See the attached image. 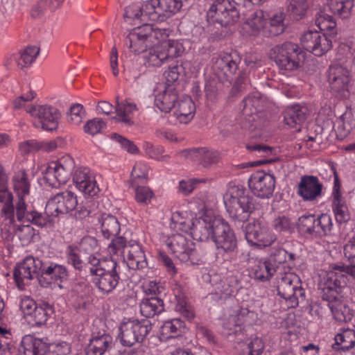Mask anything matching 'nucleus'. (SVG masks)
Segmentation results:
<instances>
[{"label": "nucleus", "instance_id": "nucleus-1", "mask_svg": "<svg viewBox=\"0 0 355 355\" xmlns=\"http://www.w3.org/2000/svg\"><path fill=\"white\" fill-rule=\"evenodd\" d=\"M89 275L96 287L105 293L116 288L121 280V266L112 258L92 259Z\"/></svg>", "mask_w": 355, "mask_h": 355}, {"label": "nucleus", "instance_id": "nucleus-2", "mask_svg": "<svg viewBox=\"0 0 355 355\" xmlns=\"http://www.w3.org/2000/svg\"><path fill=\"white\" fill-rule=\"evenodd\" d=\"M269 57L279 69L293 71L302 67L306 53L297 44L286 42L272 48Z\"/></svg>", "mask_w": 355, "mask_h": 355}, {"label": "nucleus", "instance_id": "nucleus-3", "mask_svg": "<svg viewBox=\"0 0 355 355\" xmlns=\"http://www.w3.org/2000/svg\"><path fill=\"white\" fill-rule=\"evenodd\" d=\"M214 226L213 241L215 243L216 250V260H234L239 253L237 239L234 232L229 224L223 218Z\"/></svg>", "mask_w": 355, "mask_h": 355}, {"label": "nucleus", "instance_id": "nucleus-4", "mask_svg": "<svg viewBox=\"0 0 355 355\" xmlns=\"http://www.w3.org/2000/svg\"><path fill=\"white\" fill-rule=\"evenodd\" d=\"M227 211L235 222L244 223L254 210V198L242 185H236L230 191V198L225 202Z\"/></svg>", "mask_w": 355, "mask_h": 355}, {"label": "nucleus", "instance_id": "nucleus-5", "mask_svg": "<svg viewBox=\"0 0 355 355\" xmlns=\"http://www.w3.org/2000/svg\"><path fill=\"white\" fill-rule=\"evenodd\" d=\"M239 4L234 0H214L207 13L209 23H218L221 26L236 24L240 18Z\"/></svg>", "mask_w": 355, "mask_h": 355}, {"label": "nucleus", "instance_id": "nucleus-6", "mask_svg": "<svg viewBox=\"0 0 355 355\" xmlns=\"http://www.w3.org/2000/svg\"><path fill=\"white\" fill-rule=\"evenodd\" d=\"M159 30L154 29L149 24L134 28L125 40V45L132 52L141 53L158 42Z\"/></svg>", "mask_w": 355, "mask_h": 355}, {"label": "nucleus", "instance_id": "nucleus-7", "mask_svg": "<svg viewBox=\"0 0 355 355\" xmlns=\"http://www.w3.org/2000/svg\"><path fill=\"white\" fill-rule=\"evenodd\" d=\"M355 279V264L345 266L343 263H331L323 278L327 292L343 293L347 289V275Z\"/></svg>", "mask_w": 355, "mask_h": 355}, {"label": "nucleus", "instance_id": "nucleus-8", "mask_svg": "<svg viewBox=\"0 0 355 355\" xmlns=\"http://www.w3.org/2000/svg\"><path fill=\"white\" fill-rule=\"evenodd\" d=\"M119 337L123 346L132 347L142 343L152 330V324L148 320H132L121 324Z\"/></svg>", "mask_w": 355, "mask_h": 355}, {"label": "nucleus", "instance_id": "nucleus-9", "mask_svg": "<svg viewBox=\"0 0 355 355\" xmlns=\"http://www.w3.org/2000/svg\"><path fill=\"white\" fill-rule=\"evenodd\" d=\"M278 295L289 303L291 307L298 305L299 300H304L305 292L299 277L294 273H285L277 282Z\"/></svg>", "mask_w": 355, "mask_h": 355}, {"label": "nucleus", "instance_id": "nucleus-10", "mask_svg": "<svg viewBox=\"0 0 355 355\" xmlns=\"http://www.w3.org/2000/svg\"><path fill=\"white\" fill-rule=\"evenodd\" d=\"M77 205L76 196L70 191H64L55 194L49 199L45 207V214L52 220L53 226L55 217L59 214L73 211Z\"/></svg>", "mask_w": 355, "mask_h": 355}, {"label": "nucleus", "instance_id": "nucleus-11", "mask_svg": "<svg viewBox=\"0 0 355 355\" xmlns=\"http://www.w3.org/2000/svg\"><path fill=\"white\" fill-rule=\"evenodd\" d=\"M166 244L171 252L181 261L198 264L200 259L195 243L189 238L181 234H174L168 239Z\"/></svg>", "mask_w": 355, "mask_h": 355}, {"label": "nucleus", "instance_id": "nucleus-12", "mask_svg": "<svg viewBox=\"0 0 355 355\" xmlns=\"http://www.w3.org/2000/svg\"><path fill=\"white\" fill-rule=\"evenodd\" d=\"M245 236L252 246L258 248L267 247L272 244L277 239L268 227L261 220H253L245 226H242Z\"/></svg>", "mask_w": 355, "mask_h": 355}, {"label": "nucleus", "instance_id": "nucleus-13", "mask_svg": "<svg viewBox=\"0 0 355 355\" xmlns=\"http://www.w3.org/2000/svg\"><path fill=\"white\" fill-rule=\"evenodd\" d=\"M27 112L37 120L34 122L36 128H41L47 131L55 130L58 127L60 113L59 110L51 105H33Z\"/></svg>", "mask_w": 355, "mask_h": 355}, {"label": "nucleus", "instance_id": "nucleus-14", "mask_svg": "<svg viewBox=\"0 0 355 355\" xmlns=\"http://www.w3.org/2000/svg\"><path fill=\"white\" fill-rule=\"evenodd\" d=\"M42 267V260L32 256L26 257L14 270L13 277L17 286L24 289L25 286L34 278L38 279Z\"/></svg>", "mask_w": 355, "mask_h": 355}, {"label": "nucleus", "instance_id": "nucleus-15", "mask_svg": "<svg viewBox=\"0 0 355 355\" xmlns=\"http://www.w3.org/2000/svg\"><path fill=\"white\" fill-rule=\"evenodd\" d=\"M333 38L325 33L308 31L300 37L303 48L315 56H322L332 48Z\"/></svg>", "mask_w": 355, "mask_h": 355}, {"label": "nucleus", "instance_id": "nucleus-16", "mask_svg": "<svg viewBox=\"0 0 355 355\" xmlns=\"http://www.w3.org/2000/svg\"><path fill=\"white\" fill-rule=\"evenodd\" d=\"M322 299L329 302V307L334 318L338 322H347L352 320L354 311L347 303V301L340 296L343 293L327 292L325 285L322 288Z\"/></svg>", "mask_w": 355, "mask_h": 355}, {"label": "nucleus", "instance_id": "nucleus-17", "mask_svg": "<svg viewBox=\"0 0 355 355\" xmlns=\"http://www.w3.org/2000/svg\"><path fill=\"white\" fill-rule=\"evenodd\" d=\"M68 270L64 266L42 261L41 270L38 276V282L41 286L48 288L53 283H56L60 288H62V284L68 279Z\"/></svg>", "mask_w": 355, "mask_h": 355}, {"label": "nucleus", "instance_id": "nucleus-18", "mask_svg": "<svg viewBox=\"0 0 355 355\" xmlns=\"http://www.w3.org/2000/svg\"><path fill=\"white\" fill-rule=\"evenodd\" d=\"M15 207V216L21 223H31L38 227H52V220L47 215L35 209L28 210L27 205L23 198L18 199Z\"/></svg>", "mask_w": 355, "mask_h": 355}, {"label": "nucleus", "instance_id": "nucleus-19", "mask_svg": "<svg viewBox=\"0 0 355 355\" xmlns=\"http://www.w3.org/2000/svg\"><path fill=\"white\" fill-rule=\"evenodd\" d=\"M328 80L333 93L346 98L350 81L349 71L340 64L331 65L328 70Z\"/></svg>", "mask_w": 355, "mask_h": 355}, {"label": "nucleus", "instance_id": "nucleus-20", "mask_svg": "<svg viewBox=\"0 0 355 355\" xmlns=\"http://www.w3.org/2000/svg\"><path fill=\"white\" fill-rule=\"evenodd\" d=\"M248 186L255 196L261 198H269L275 189V178L271 174L257 171L250 176Z\"/></svg>", "mask_w": 355, "mask_h": 355}, {"label": "nucleus", "instance_id": "nucleus-21", "mask_svg": "<svg viewBox=\"0 0 355 355\" xmlns=\"http://www.w3.org/2000/svg\"><path fill=\"white\" fill-rule=\"evenodd\" d=\"M241 62L239 55L236 53L220 55L214 65V69L218 76L223 75L227 80H232L239 69Z\"/></svg>", "mask_w": 355, "mask_h": 355}, {"label": "nucleus", "instance_id": "nucleus-22", "mask_svg": "<svg viewBox=\"0 0 355 355\" xmlns=\"http://www.w3.org/2000/svg\"><path fill=\"white\" fill-rule=\"evenodd\" d=\"M322 188L318 177L306 175L300 178L297 193L304 200L312 201L321 196Z\"/></svg>", "mask_w": 355, "mask_h": 355}, {"label": "nucleus", "instance_id": "nucleus-23", "mask_svg": "<svg viewBox=\"0 0 355 355\" xmlns=\"http://www.w3.org/2000/svg\"><path fill=\"white\" fill-rule=\"evenodd\" d=\"M124 259L127 260V266L132 270L142 269L147 267V261L144 251L138 242L130 241L124 249Z\"/></svg>", "mask_w": 355, "mask_h": 355}, {"label": "nucleus", "instance_id": "nucleus-24", "mask_svg": "<svg viewBox=\"0 0 355 355\" xmlns=\"http://www.w3.org/2000/svg\"><path fill=\"white\" fill-rule=\"evenodd\" d=\"M283 114L285 124L291 128H294L296 132H300L302 125L306 120L309 110L304 105L295 104L287 107Z\"/></svg>", "mask_w": 355, "mask_h": 355}, {"label": "nucleus", "instance_id": "nucleus-25", "mask_svg": "<svg viewBox=\"0 0 355 355\" xmlns=\"http://www.w3.org/2000/svg\"><path fill=\"white\" fill-rule=\"evenodd\" d=\"M8 176L0 166V202L3 203L1 209L5 217L10 220V223L13 224L15 220V207L12 205L13 196L8 189Z\"/></svg>", "mask_w": 355, "mask_h": 355}, {"label": "nucleus", "instance_id": "nucleus-26", "mask_svg": "<svg viewBox=\"0 0 355 355\" xmlns=\"http://www.w3.org/2000/svg\"><path fill=\"white\" fill-rule=\"evenodd\" d=\"M48 343L31 335L24 336L18 348V355H46Z\"/></svg>", "mask_w": 355, "mask_h": 355}, {"label": "nucleus", "instance_id": "nucleus-27", "mask_svg": "<svg viewBox=\"0 0 355 355\" xmlns=\"http://www.w3.org/2000/svg\"><path fill=\"white\" fill-rule=\"evenodd\" d=\"M73 181L80 191L89 196H96L99 191L96 182L89 175V170L87 168L77 169L73 175Z\"/></svg>", "mask_w": 355, "mask_h": 355}, {"label": "nucleus", "instance_id": "nucleus-28", "mask_svg": "<svg viewBox=\"0 0 355 355\" xmlns=\"http://www.w3.org/2000/svg\"><path fill=\"white\" fill-rule=\"evenodd\" d=\"M66 258L67 263L79 272H85L89 274V268H92V259H98L94 254H90L87 258V261L81 257V252L77 246L69 245L66 250Z\"/></svg>", "mask_w": 355, "mask_h": 355}, {"label": "nucleus", "instance_id": "nucleus-29", "mask_svg": "<svg viewBox=\"0 0 355 355\" xmlns=\"http://www.w3.org/2000/svg\"><path fill=\"white\" fill-rule=\"evenodd\" d=\"M220 218L213 219L202 218L195 221L193 224L191 235L193 239L200 241H206L214 236V226L215 223L218 222Z\"/></svg>", "mask_w": 355, "mask_h": 355}, {"label": "nucleus", "instance_id": "nucleus-30", "mask_svg": "<svg viewBox=\"0 0 355 355\" xmlns=\"http://www.w3.org/2000/svg\"><path fill=\"white\" fill-rule=\"evenodd\" d=\"M178 92L175 87H165L163 92L155 95V104L164 112H169L178 101Z\"/></svg>", "mask_w": 355, "mask_h": 355}, {"label": "nucleus", "instance_id": "nucleus-31", "mask_svg": "<svg viewBox=\"0 0 355 355\" xmlns=\"http://www.w3.org/2000/svg\"><path fill=\"white\" fill-rule=\"evenodd\" d=\"M119 97H116V106L115 112L116 116L113 119L115 120L124 123L126 126H132L134 124L130 115L137 110V105L125 100L123 102L119 103Z\"/></svg>", "mask_w": 355, "mask_h": 355}, {"label": "nucleus", "instance_id": "nucleus-32", "mask_svg": "<svg viewBox=\"0 0 355 355\" xmlns=\"http://www.w3.org/2000/svg\"><path fill=\"white\" fill-rule=\"evenodd\" d=\"M191 155L198 159L205 168H209L216 164L220 159L217 151L207 148H193L189 150Z\"/></svg>", "mask_w": 355, "mask_h": 355}, {"label": "nucleus", "instance_id": "nucleus-33", "mask_svg": "<svg viewBox=\"0 0 355 355\" xmlns=\"http://www.w3.org/2000/svg\"><path fill=\"white\" fill-rule=\"evenodd\" d=\"M53 169H55L58 182L65 184L69 180L74 168V162L71 157H62L58 162H51Z\"/></svg>", "mask_w": 355, "mask_h": 355}, {"label": "nucleus", "instance_id": "nucleus-34", "mask_svg": "<svg viewBox=\"0 0 355 355\" xmlns=\"http://www.w3.org/2000/svg\"><path fill=\"white\" fill-rule=\"evenodd\" d=\"M266 18L261 10L253 12L243 24V28L249 35H257L264 28Z\"/></svg>", "mask_w": 355, "mask_h": 355}, {"label": "nucleus", "instance_id": "nucleus-35", "mask_svg": "<svg viewBox=\"0 0 355 355\" xmlns=\"http://www.w3.org/2000/svg\"><path fill=\"white\" fill-rule=\"evenodd\" d=\"M139 306L141 314L147 318L159 315L164 310V302L158 297L144 299Z\"/></svg>", "mask_w": 355, "mask_h": 355}, {"label": "nucleus", "instance_id": "nucleus-36", "mask_svg": "<svg viewBox=\"0 0 355 355\" xmlns=\"http://www.w3.org/2000/svg\"><path fill=\"white\" fill-rule=\"evenodd\" d=\"M277 270L266 258L258 260L251 269L254 278L261 282L269 281Z\"/></svg>", "mask_w": 355, "mask_h": 355}, {"label": "nucleus", "instance_id": "nucleus-37", "mask_svg": "<svg viewBox=\"0 0 355 355\" xmlns=\"http://www.w3.org/2000/svg\"><path fill=\"white\" fill-rule=\"evenodd\" d=\"M53 313V306L46 302H42L27 319L32 326H42L45 324L49 315Z\"/></svg>", "mask_w": 355, "mask_h": 355}, {"label": "nucleus", "instance_id": "nucleus-38", "mask_svg": "<svg viewBox=\"0 0 355 355\" xmlns=\"http://www.w3.org/2000/svg\"><path fill=\"white\" fill-rule=\"evenodd\" d=\"M12 183L18 199L24 198V196L29 194L31 182L26 170L19 169L16 171L12 178Z\"/></svg>", "mask_w": 355, "mask_h": 355}, {"label": "nucleus", "instance_id": "nucleus-39", "mask_svg": "<svg viewBox=\"0 0 355 355\" xmlns=\"http://www.w3.org/2000/svg\"><path fill=\"white\" fill-rule=\"evenodd\" d=\"M330 11L342 19H347L352 15L354 0H327Z\"/></svg>", "mask_w": 355, "mask_h": 355}, {"label": "nucleus", "instance_id": "nucleus-40", "mask_svg": "<svg viewBox=\"0 0 355 355\" xmlns=\"http://www.w3.org/2000/svg\"><path fill=\"white\" fill-rule=\"evenodd\" d=\"M112 343L110 336L103 334L95 336L90 340V343L86 349V355H103Z\"/></svg>", "mask_w": 355, "mask_h": 355}, {"label": "nucleus", "instance_id": "nucleus-41", "mask_svg": "<svg viewBox=\"0 0 355 355\" xmlns=\"http://www.w3.org/2000/svg\"><path fill=\"white\" fill-rule=\"evenodd\" d=\"M353 119L351 112H345L336 119L334 128L338 139H344L353 128Z\"/></svg>", "mask_w": 355, "mask_h": 355}, {"label": "nucleus", "instance_id": "nucleus-42", "mask_svg": "<svg viewBox=\"0 0 355 355\" xmlns=\"http://www.w3.org/2000/svg\"><path fill=\"white\" fill-rule=\"evenodd\" d=\"M101 232L105 239L116 236L120 232V224L117 218L111 214H103L100 220Z\"/></svg>", "mask_w": 355, "mask_h": 355}, {"label": "nucleus", "instance_id": "nucleus-43", "mask_svg": "<svg viewBox=\"0 0 355 355\" xmlns=\"http://www.w3.org/2000/svg\"><path fill=\"white\" fill-rule=\"evenodd\" d=\"M158 0H148L140 6L141 21H162L163 18L158 10Z\"/></svg>", "mask_w": 355, "mask_h": 355}, {"label": "nucleus", "instance_id": "nucleus-44", "mask_svg": "<svg viewBox=\"0 0 355 355\" xmlns=\"http://www.w3.org/2000/svg\"><path fill=\"white\" fill-rule=\"evenodd\" d=\"M355 345V331L354 329H341L335 336V344L333 346L336 350H349Z\"/></svg>", "mask_w": 355, "mask_h": 355}, {"label": "nucleus", "instance_id": "nucleus-45", "mask_svg": "<svg viewBox=\"0 0 355 355\" xmlns=\"http://www.w3.org/2000/svg\"><path fill=\"white\" fill-rule=\"evenodd\" d=\"M194 112V103L191 98L186 97L179 102L175 114L180 122L187 123V121L193 119Z\"/></svg>", "mask_w": 355, "mask_h": 355}, {"label": "nucleus", "instance_id": "nucleus-46", "mask_svg": "<svg viewBox=\"0 0 355 355\" xmlns=\"http://www.w3.org/2000/svg\"><path fill=\"white\" fill-rule=\"evenodd\" d=\"M315 24L321 31H327L329 37L334 38L337 35L336 24L332 16L320 12L317 15Z\"/></svg>", "mask_w": 355, "mask_h": 355}, {"label": "nucleus", "instance_id": "nucleus-47", "mask_svg": "<svg viewBox=\"0 0 355 355\" xmlns=\"http://www.w3.org/2000/svg\"><path fill=\"white\" fill-rule=\"evenodd\" d=\"M314 236H325L331 234L333 223L331 216L327 214H322L315 216Z\"/></svg>", "mask_w": 355, "mask_h": 355}, {"label": "nucleus", "instance_id": "nucleus-48", "mask_svg": "<svg viewBox=\"0 0 355 355\" xmlns=\"http://www.w3.org/2000/svg\"><path fill=\"white\" fill-rule=\"evenodd\" d=\"M331 207L337 223H345L350 220V214L344 198L332 199Z\"/></svg>", "mask_w": 355, "mask_h": 355}, {"label": "nucleus", "instance_id": "nucleus-49", "mask_svg": "<svg viewBox=\"0 0 355 355\" xmlns=\"http://www.w3.org/2000/svg\"><path fill=\"white\" fill-rule=\"evenodd\" d=\"M160 45L168 62L173 58L181 56L184 51L182 44L175 40L164 41Z\"/></svg>", "mask_w": 355, "mask_h": 355}, {"label": "nucleus", "instance_id": "nucleus-50", "mask_svg": "<svg viewBox=\"0 0 355 355\" xmlns=\"http://www.w3.org/2000/svg\"><path fill=\"white\" fill-rule=\"evenodd\" d=\"M148 49V53L144 57L146 64L149 67H159L162 64L168 62L161 45L152 46Z\"/></svg>", "mask_w": 355, "mask_h": 355}, {"label": "nucleus", "instance_id": "nucleus-51", "mask_svg": "<svg viewBox=\"0 0 355 355\" xmlns=\"http://www.w3.org/2000/svg\"><path fill=\"white\" fill-rule=\"evenodd\" d=\"M158 10L162 15L163 20L177 13L182 6V0H158Z\"/></svg>", "mask_w": 355, "mask_h": 355}, {"label": "nucleus", "instance_id": "nucleus-52", "mask_svg": "<svg viewBox=\"0 0 355 355\" xmlns=\"http://www.w3.org/2000/svg\"><path fill=\"white\" fill-rule=\"evenodd\" d=\"M184 68L182 64H176L173 67H168L164 73L166 79L165 87H175L178 85L179 77L184 74Z\"/></svg>", "mask_w": 355, "mask_h": 355}, {"label": "nucleus", "instance_id": "nucleus-53", "mask_svg": "<svg viewBox=\"0 0 355 355\" xmlns=\"http://www.w3.org/2000/svg\"><path fill=\"white\" fill-rule=\"evenodd\" d=\"M40 53V48L36 46H31L26 48L21 53L18 60V67L23 69L29 67Z\"/></svg>", "mask_w": 355, "mask_h": 355}, {"label": "nucleus", "instance_id": "nucleus-54", "mask_svg": "<svg viewBox=\"0 0 355 355\" xmlns=\"http://www.w3.org/2000/svg\"><path fill=\"white\" fill-rule=\"evenodd\" d=\"M266 259L277 270L280 265L286 261L287 251L279 246L271 248Z\"/></svg>", "mask_w": 355, "mask_h": 355}, {"label": "nucleus", "instance_id": "nucleus-55", "mask_svg": "<svg viewBox=\"0 0 355 355\" xmlns=\"http://www.w3.org/2000/svg\"><path fill=\"white\" fill-rule=\"evenodd\" d=\"M284 14L279 12L273 15L270 19V25L268 27V36L274 37L282 34L285 30L284 24Z\"/></svg>", "mask_w": 355, "mask_h": 355}, {"label": "nucleus", "instance_id": "nucleus-56", "mask_svg": "<svg viewBox=\"0 0 355 355\" xmlns=\"http://www.w3.org/2000/svg\"><path fill=\"white\" fill-rule=\"evenodd\" d=\"M243 113L247 116H252L262 110L261 100L256 96H248L243 99Z\"/></svg>", "mask_w": 355, "mask_h": 355}, {"label": "nucleus", "instance_id": "nucleus-57", "mask_svg": "<svg viewBox=\"0 0 355 355\" xmlns=\"http://www.w3.org/2000/svg\"><path fill=\"white\" fill-rule=\"evenodd\" d=\"M315 221V216L313 214L302 216L298 218L297 229L301 232L314 236Z\"/></svg>", "mask_w": 355, "mask_h": 355}, {"label": "nucleus", "instance_id": "nucleus-58", "mask_svg": "<svg viewBox=\"0 0 355 355\" xmlns=\"http://www.w3.org/2000/svg\"><path fill=\"white\" fill-rule=\"evenodd\" d=\"M184 327V323L180 319L174 318L164 322L162 327L163 334H171L169 337H175L180 335L182 329Z\"/></svg>", "mask_w": 355, "mask_h": 355}, {"label": "nucleus", "instance_id": "nucleus-59", "mask_svg": "<svg viewBox=\"0 0 355 355\" xmlns=\"http://www.w3.org/2000/svg\"><path fill=\"white\" fill-rule=\"evenodd\" d=\"M136 201L143 205H147L154 197L153 191L148 187L137 185L134 187Z\"/></svg>", "mask_w": 355, "mask_h": 355}, {"label": "nucleus", "instance_id": "nucleus-60", "mask_svg": "<svg viewBox=\"0 0 355 355\" xmlns=\"http://www.w3.org/2000/svg\"><path fill=\"white\" fill-rule=\"evenodd\" d=\"M15 232L24 245L29 244L36 234L35 230L29 225L18 226Z\"/></svg>", "mask_w": 355, "mask_h": 355}, {"label": "nucleus", "instance_id": "nucleus-61", "mask_svg": "<svg viewBox=\"0 0 355 355\" xmlns=\"http://www.w3.org/2000/svg\"><path fill=\"white\" fill-rule=\"evenodd\" d=\"M148 175L139 166H135L130 174V180L128 181L131 187L143 184L147 182Z\"/></svg>", "mask_w": 355, "mask_h": 355}, {"label": "nucleus", "instance_id": "nucleus-62", "mask_svg": "<svg viewBox=\"0 0 355 355\" xmlns=\"http://www.w3.org/2000/svg\"><path fill=\"white\" fill-rule=\"evenodd\" d=\"M171 220L174 224L173 228L184 232H191L193 224L195 223L192 220L184 219L179 212H175L172 214Z\"/></svg>", "mask_w": 355, "mask_h": 355}, {"label": "nucleus", "instance_id": "nucleus-63", "mask_svg": "<svg viewBox=\"0 0 355 355\" xmlns=\"http://www.w3.org/2000/svg\"><path fill=\"white\" fill-rule=\"evenodd\" d=\"M68 116V121L71 123L80 124L85 115L83 105L80 103L73 104L69 110Z\"/></svg>", "mask_w": 355, "mask_h": 355}, {"label": "nucleus", "instance_id": "nucleus-64", "mask_svg": "<svg viewBox=\"0 0 355 355\" xmlns=\"http://www.w3.org/2000/svg\"><path fill=\"white\" fill-rule=\"evenodd\" d=\"M264 349V344L261 338L256 337L248 344L247 348L241 355H261Z\"/></svg>", "mask_w": 355, "mask_h": 355}]
</instances>
